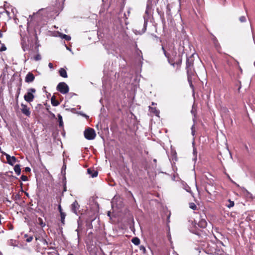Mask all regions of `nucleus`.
I'll list each match as a JSON object with an SVG mask.
<instances>
[{
    "label": "nucleus",
    "mask_w": 255,
    "mask_h": 255,
    "mask_svg": "<svg viewBox=\"0 0 255 255\" xmlns=\"http://www.w3.org/2000/svg\"><path fill=\"white\" fill-rule=\"evenodd\" d=\"M24 237L26 238V241L28 243H29L32 241L33 240V237L32 236H29L28 237L27 235H24Z\"/></svg>",
    "instance_id": "nucleus-24"
},
{
    "label": "nucleus",
    "mask_w": 255,
    "mask_h": 255,
    "mask_svg": "<svg viewBox=\"0 0 255 255\" xmlns=\"http://www.w3.org/2000/svg\"><path fill=\"white\" fill-rule=\"evenodd\" d=\"M48 66L51 69L53 68V64L51 63L48 64Z\"/></svg>",
    "instance_id": "nucleus-42"
},
{
    "label": "nucleus",
    "mask_w": 255,
    "mask_h": 255,
    "mask_svg": "<svg viewBox=\"0 0 255 255\" xmlns=\"http://www.w3.org/2000/svg\"><path fill=\"white\" fill-rule=\"evenodd\" d=\"M41 56L39 54H37L34 56V59L36 61H38L41 59Z\"/></svg>",
    "instance_id": "nucleus-28"
},
{
    "label": "nucleus",
    "mask_w": 255,
    "mask_h": 255,
    "mask_svg": "<svg viewBox=\"0 0 255 255\" xmlns=\"http://www.w3.org/2000/svg\"><path fill=\"white\" fill-rule=\"evenodd\" d=\"M152 105H154V103L153 102L152 103Z\"/></svg>",
    "instance_id": "nucleus-53"
},
{
    "label": "nucleus",
    "mask_w": 255,
    "mask_h": 255,
    "mask_svg": "<svg viewBox=\"0 0 255 255\" xmlns=\"http://www.w3.org/2000/svg\"><path fill=\"white\" fill-rule=\"evenodd\" d=\"M239 20L241 22H244L246 21V18L245 16H242L240 17Z\"/></svg>",
    "instance_id": "nucleus-27"
},
{
    "label": "nucleus",
    "mask_w": 255,
    "mask_h": 255,
    "mask_svg": "<svg viewBox=\"0 0 255 255\" xmlns=\"http://www.w3.org/2000/svg\"><path fill=\"white\" fill-rule=\"evenodd\" d=\"M192 232L194 234H196V235H198V236H201V231H193H193H192Z\"/></svg>",
    "instance_id": "nucleus-32"
},
{
    "label": "nucleus",
    "mask_w": 255,
    "mask_h": 255,
    "mask_svg": "<svg viewBox=\"0 0 255 255\" xmlns=\"http://www.w3.org/2000/svg\"><path fill=\"white\" fill-rule=\"evenodd\" d=\"M166 10H166L167 14H170L171 9H170V7L169 4H168L167 5V6H166Z\"/></svg>",
    "instance_id": "nucleus-29"
},
{
    "label": "nucleus",
    "mask_w": 255,
    "mask_h": 255,
    "mask_svg": "<svg viewBox=\"0 0 255 255\" xmlns=\"http://www.w3.org/2000/svg\"><path fill=\"white\" fill-rule=\"evenodd\" d=\"M140 250L142 251L143 253H145L146 249L144 247L141 246L140 247Z\"/></svg>",
    "instance_id": "nucleus-35"
},
{
    "label": "nucleus",
    "mask_w": 255,
    "mask_h": 255,
    "mask_svg": "<svg viewBox=\"0 0 255 255\" xmlns=\"http://www.w3.org/2000/svg\"><path fill=\"white\" fill-rule=\"evenodd\" d=\"M206 191L208 194H211V193L207 190V189H206Z\"/></svg>",
    "instance_id": "nucleus-49"
},
{
    "label": "nucleus",
    "mask_w": 255,
    "mask_h": 255,
    "mask_svg": "<svg viewBox=\"0 0 255 255\" xmlns=\"http://www.w3.org/2000/svg\"><path fill=\"white\" fill-rule=\"evenodd\" d=\"M144 22L143 27L142 28L143 32H144L145 31V30L146 29L147 24V19L145 18V16H144Z\"/></svg>",
    "instance_id": "nucleus-20"
},
{
    "label": "nucleus",
    "mask_w": 255,
    "mask_h": 255,
    "mask_svg": "<svg viewBox=\"0 0 255 255\" xmlns=\"http://www.w3.org/2000/svg\"><path fill=\"white\" fill-rule=\"evenodd\" d=\"M60 36L63 38V39H65V40H66L67 41H69L70 39H71V37L69 35H66V34H62V33H60Z\"/></svg>",
    "instance_id": "nucleus-17"
},
{
    "label": "nucleus",
    "mask_w": 255,
    "mask_h": 255,
    "mask_svg": "<svg viewBox=\"0 0 255 255\" xmlns=\"http://www.w3.org/2000/svg\"><path fill=\"white\" fill-rule=\"evenodd\" d=\"M79 207L80 206L77 201H75L71 206V209L73 213L77 215V211L79 210Z\"/></svg>",
    "instance_id": "nucleus-8"
},
{
    "label": "nucleus",
    "mask_w": 255,
    "mask_h": 255,
    "mask_svg": "<svg viewBox=\"0 0 255 255\" xmlns=\"http://www.w3.org/2000/svg\"><path fill=\"white\" fill-rule=\"evenodd\" d=\"M36 90L34 88H30L27 90V93L24 96V99L28 103H31L33 101L34 96L33 93H35Z\"/></svg>",
    "instance_id": "nucleus-2"
},
{
    "label": "nucleus",
    "mask_w": 255,
    "mask_h": 255,
    "mask_svg": "<svg viewBox=\"0 0 255 255\" xmlns=\"http://www.w3.org/2000/svg\"><path fill=\"white\" fill-rule=\"evenodd\" d=\"M1 153H3V154H4V153H3V152H1Z\"/></svg>",
    "instance_id": "nucleus-55"
},
{
    "label": "nucleus",
    "mask_w": 255,
    "mask_h": 255,
    "mask_svg": "<svg viewBox=\"0 0 255 255\" xmlns=\"http://www.w3.org/2000/svg\"><path fill=\"white\" fill-rule=\"evenodd\" d=\"M87 173L89 174L91 177H96L98 176V171L91 168H88L87 169Z\"/></svg>",
    "instance_id": "nucleus-12"
},
{
    "label": "nucleus",
    "mask_w": 255,
    "mask_h": 255,
    "mask_svg": "<svg viewBox=\"0 0 255 255\" xmlns=\"http://www.w3.org/2000/svg\"><path fill=\"white\" fill-rule=\"evenodd\" d=\"M212 40L214 43L218 41V40L217 39L216 37H215L214 36H213Z\"/></svg>",
    "instance_id": "nucleus-40"
},
{
    "label": "nucleus",
    "mask_w": 255,
    "mask_h": 255,
    "mask_svg": "<svg viewBox=\"0 0 255 255\" xmlns=\"http://www.w3.org/2000/svg\"><path fill=\"white\" fill-rule=\"evenodd\" d=\"M59 75L63 78L67 77V72L64 68H60V69L59 71Z\"/></svg>",
    "instance_id": "nucleus-13"
},
{
    "label": "nucleus",
    "mask_w": 255,
    "mask_h": 255,
    "mask_svg": "<svg viewBox=\"0 0 255 255\" xmlns=\"http://www.w3.org/2000/svg\"><path fill=\"white\" fill-rule=\"evenodd\" d=\"M149 110L150 112L154 113L155 116L159 117V110H157L155 108L149 107Z\"/></svg>",
    "instance_id": "nucleus-14"
},
{
    "label": "nucleus",
    "mask_w": 255,
    "mask_h": 255,
    "mask_svg": "<svg viewBox=\"0 0 255 255\" xmlns=\"http://www.w3.org/2000/svg\"><path fill=\"white\" fill-rule=\"evenodd\" d=\"M6 47L4 45H2L0 49V51H5L6 50Z\"/></svg>",
    "instance_id": "nucleus-36"
},
{
    "label": "nucleus",
    "mask_w": 255,
    "mask_h": 255,
    "mask_svg": "<svg viewBox=\"0 0 255 255\" xmlns=\"http://www.w3.org/2000/svg\"><path fill=\"white\" fill-rule=\"evenodd\" d=\"M108 216H110V212L108 213Z\"/></svg>",
    "instance_id": "nucleus-54"
},
{
    "label": "nucleus",
    "mask_w": 255,
    "mask_h": 255,
    "mask_svg": "<svg viewBox=\"0 0 255 255\" xmlns=\"http://www.w3.org/2000/svg\"><path fill=\"white\" fill-rule=\"evenodd\" d=\"M57 90L63 94H65L69 92L68 86L65 82L59 83L57 86Z\"/></svg>",
    "instance_id": "nucleus-4"
},
{
    "label": "nucleus",
    "mask_w": 255,
    "mask_h": 255,
    "mask_svg": "<svg viewBox=\"0 0 255 255\" xmlns=\"http://www.w3.org/2000/svg\"><path fill=\"white\" fill-rule=\"evenodd\" d=\"M60 216H61V223L63 224V225H64V222H65V217H66V214L64 213H61V214H60Z\"/></svg>",
    "instance_id": "nucleus-21"
},
{
    "label": "nucleus",
    "mask_w": 255,
    "mask_h": 255,
    "mask_svg": "<svg viewBox=\"0 0 255 255\" xmlns=\"http://www.w3.org/2000/svg\"><path fill=\"white\" fill-rule=\"evenodd\" d=\"M38 223L41 227H44L45 226V223L43 221L41 218H38Z\"/></svg>",
    "instance_id": "nucleus-22"
},
{
    "label": "nucleus",
    "mask_w": 255,
    "mask_h": 255,
    "mask_svg": "<svg viewBox=\"0 0 255 255\" xmlns=\"http://www.w3.org/2000/svg\"><path fill=\"white\" fill-rule=\"evenodd\" d=\"M11 10H12V12L13 13H14L13 9H11Z\"/></svg>",
    "instance_id": "nucleus-51"
},
{
    "label": "nucleus",
    "mask_w": 255,
    "mask_h": 255,
    "mask_svg": "<svg viewBox=\"0 0 255 255\" xmlns=\"http://www.w3.org/2000/svg\"><path fill=\"white\" fill-rule=\"evenodd\" d=\"M189 207L194 210H195L197 209V206L194 203H189Z\"/></svg>",
    "instance_id": "nucleus-23"
},
{
    "label": "nucleus",
    "mask_w": 255,
    "mask_h": 255,
    "mask_svg": "<svg viewBox=\"0 0 255 255\" xmlns=\"http://www.w3.org/2000/svg\"><path fill=\"white\" fill-rule=\"evenodd\" d=\"M34 78L35 77L34 75L30 72H28L25 77V81L26 83H30L34 81Z\"/></svg>",
    "instance_id": "nucleus-10"
},
{
    "label": "nucleus",
    "mask_w": 255,
    "mask_h": 255,
    "mask_svg": "<svg viewBox=\"0 0 255 255\" xmlns=\"http://www.w3.org/2000/svg\"><path fill=\"white\" fill-rule=\"evenodd\" d=\"M20 178L22 181H27L28 180L27 177L23 175L21 176Z\"/></svg>",
    "instance_id": "nucleus-31"
},
{
    "label": "nucleus",
    "mask_w": 255,
    "mask_h": 255,
    "mask_svg": "<svg viewBox=\"0 0 255 255\" xmlns=\"http://www.w3.org/2000/svg\"><path fill=\"white\" fill-rule=\"evenodd\" d=\"M64 168H66V165H64L62 167V169H64Z\"/></svg>",
    "instance_id": "nucleus-47"
},
{
    "label": "nucleus",
    "mask_w": 255,
    "mask_h": 255,
    "mask_svg": "<svg viewBox=\"0 0 255 255\" xmlns=\"http://www.w3.org/2000/svg\"><path fill=\"white\" fill-rule=\"evenodd\" d=\"M132 243L134 244L135 245H138L139 244H140V240L139 239L137 238V237H135V238H133L132 239Z\"/></svg>",
    "instance_id": "nucleus-18"
},
{
    "label": "nucleus",
    "mask_w": 255,
    "mask_h": 255,
    "mask_svg": "<svg viewBox=\"0 0 255 255\" xmlns=\"http://www.w3.org/2000/svg\"><path fill=\"white\" fill-rule=\"evenodd\" d=\"M58 118L59 127H62L63 126V121H62V117L61 116V115L59 114L58 115Z\"/></svg>",
    "instance_id": "nucleus-19"
},
{
    "label": "nucleus",
    "mask_w": 255,
    "mask_h": 255,
    "mask_svg": "<svg viewBox=\"0 0 255 255\" xmlns=\"http://www.w3.org/2000/svg\"><path fill=\"white\" fill-rule=\"evenodd\" d=\"M14 170L15 172L16 173V174L17 175H20V172H21V169H20V165L19 164H16V165H15V166L14 167Z\"/></svg>",
    "instance_id": "nucleus-16"
},
{
    "label": "nucleus",
    "mask_w": 255,
    "mask_h": 255,
    "mask_svg": "<svg viewBox=\"0 0 255 255\" xmlns=\"http://www.w3.org/2000/svg\"><path fill=\"white\" fill-rule=\"evenodd\" d=\"M21 111L22 113L26 117H29L31 114L30 108L27 105L21 103Z\"/></svg>",
    "instance_id": "nucleus-5"
},
{
    "label": "nucleus",
    "mask_w": 255,
    "mask_h": 255,
    "mask_svg": "<svg viewBox=\"0 0 255 255\" xmlns=\"http://www.w3.org/2000/svg\"><path fill=\"white\" fill-rule=\"evenodd\" d=\"M149 8V6L148 5H147L146 6V9L145 10V14H146L147 15L149 14V13H148Z\"/></svg>",
    "instance_id": "nucleus-39"
},
{
    "label": "nucleus",
    "mask_w": 255,
    "mask_h": 255,
    "mask_svg": "<svg viewBox=\"0 0 255 255\" xmlns=\"http://www.w3.org/2000/svg\"><path fill=\"white\" fill-rule=\"evenodd\" d=\"M229 204L227 205V207L228 208H231L233 207L234 206V202L233 201H231L230 200H229Z\"/></svg>",
    "instance_id": "nucleus-26"
},
{
    "label": "nucleus",
    "mask_w": 255,
    "mask_h": 255,
    "mask_svg": "<svg viewBox=\"0 0 255 255\" xmlns=\"http://www.w3.org/2000/svg\"><path fill=\"white\" fill-rule=\"evenodd\" d=\"M30 170H31L30 168L29 167H26L25 168V171L26 172H30Z\"/></svg>",
    "instance_id": "nucleus-41"
},
{
    "label": "nucleus",
    "mask_w": 255,
    "mask_h": 255,
    "mask_svg": "<svg viewBox=\"0 0 255 255\" xmlns=\"http://www.w3.org/2000/svg\"><path fill=\"white\" fill-rule=\"evenodd\" d=\"M5 12V9L2 7H0V14H3Z\"/></svg>",
    "instance_id": "nucleus-30"
},
{
    "label": "nucleus",
    "mask_w": 255,
    "mask_h": 255,
    "mask_svg": "<svg viewBox=\"0 0 255 255\" xmlns=\"http://www.w3.org/2000/svg\"><path fill=\"white\" fill-rule=\"evenodd\" d=\"M216 49L219 52V50L221 48V46L220 45V44L218 42V41L216 42H215L214 43Z\"/></svg>",
    "instance_id": "nucleus-25"
},
{
    "label": "nucleus",
    "mask_w": 255,
    "mask_h": 255,
    "mask_svg": "<svg viewBox=\"0 0 255 255\" xmlns=\"http://www.w3.org/2000/svg\"><path fill=\"white\" fill-rule=\"evenodd\" d=\"M84 134L85 137L88 140L94 139L96 135L95 130L90 128L85 129Z\"/></svg>",
    "instance_id": "nucleus-3"
},
{
    "label": "nucleus",
    "mask_w": 255,
    "mask_h": 255,
    "mask_svg": "<svg viewBox=\"0 0 255 255\" xmlns=\"http://www.w3.org/2000/svg\"><path fill=\"white\" fill-rule=\"evenodd\" d=\"M68 255H73V254H68Z\"/></svg>",
    "instance_id": "nucleus-56"
},
{
    "label": "nucleus",
    "mask_w": 255,
    "mask_h": 255,
    "mask_svg": "<svg viewBox=\"0 0 255 255\" xmlns=\"http://www.w3.org/2000/svg\"><path fill=\"white\" fill-rule=\"evenodd\" d=\"M3 14L4 15H5V14L9 18H11V16L10 15V12L8 11H7V10H6V9H5V12H4Z\"/></svg>",
    "instance_id": "nucleus-33"
},
{
    "label": "nucleus",
    "mask_w": 255,
    "mask_h": 255,
    "mask_svg": "<svg viewBox=\"0 0 255 255\" xmlns=\"http://www.w3.org/2000/svg\"><path fill=\"white\" fill-rule=\"evenodd\" d=\"M192 66V63L191 61H189V59H187L186 61V69H187V73L188 75V81L190 83V86L193 87V85L191 83V80L189 78L190 72H192V68L191 67Z\"/></svg>",
    "instance_id": "nucleus-6"
},
{
    "label": "nucleus",
    "mask_w": 255,
    "mask_h": 255,
    "mask_svg": "<svg viewBox=\"0 0 255 255\" xmlns=\"http://www.w3.org/2000/svg\"><path fill=\"white\" fill-rule=\"evenodd\" d=\"M162 50L163 51L165 56L168 59V62L171 65L174 66V64H175L174 62H173V61L171 59L170 54L166 51V50H165V48L163 45L162 46Z\"/></svg>",
    "instance_id": "nucleus-11"
},
{
    "label": "nucleus",
    "mask_w": 255,
    "mask_h": 255,
    "mask_svg": "<svg viewBox=\"0 0 255 255\" xmlns=\"http://www.w3.org/2000/svg\"><path fill=\"white\" fill-rule=\"evenodd\" d=\"M129 193L130 194V196H131V197L133 198V199L134 200V201H135V199L132 195V194L130 192H129Z\"/></svg>",
    "instance_id": "nucleus-43"
},
{
    "label": "nucleus",
    "mask_w": 255,
    "mask_h": 255,
    "mask_svg": "<svg viewBox=\"0 0 255 255\" xmlns=\"http://www.w3.org/2000/svg\"><path fill=\"white\" fill-rule=\"evenodd\" d=\"M66 48H67V50H69L71 51V49L69 48L68 47L66 46Z\"/></svg>",
    "instance_id": "nucleus-46"
},
{
    "label": "nucleus",
    "mask_w": 255,
    "mask_h": 255,
    "mask_svg": "<svg viewBox=\"0 0 255 255\" xmlns=\"http://www.w3.org/2000/svg\"><path fill=\"white\" fill-rule=\"evenodd\" d=\"M193 153L195 154V153L197 154V151L195 148H194L193 149Z\"/></svg>",
    "instance_id": "nucleus-44"
},
{
    "label": "nucleus",
    "mask_w": 255,
    "mask_h": 255,
    "mask_svg": "<svg viewBox=\"0 0 255 255\" xmlns=\"http://www.w3.org/2000/svg\"><path fill=\"white\" fill-rule=\"evenodd\" d=\"M176 52H173V55H176Z\"/></svg>",
    "instance_id": "nucleus-48"
},
{
    "label": "nucleus",
    "mask_w": 255,
    "mask_h": 255,
    "mask_svg": "<svg viewBox=\"0 0 255 255\" xmlns=\"http://www.w3.org/2000/svg\"><path fill=\"white\" fill-rule=\"evenodd\" d=\"M228 177L229 178V179L233 183L235 184L237 186H239V185L237 184L231 178V177H230V176L229 175H228Z\"/></svg>",
    "instance_id": "nucleus-37"
},
{
    "label": "nucleus",
    "mask_w": 255,
    "mask_h": 255,
    "mask_svg": "<svg viewBox=\"0 0 255 255\" xmlns=\"http://www.w3.org/2000/svg\"><path fill=\"white\" fill-rule=\"evenodd\" d=\"M201 219L198 221L197 225L199 227L201 228H205L207 226V222L204 218H203V216H200Z\"/></svg>",
    "instance_id": "nucleus-9"
},
{
    "label": "nucleus",
    "mask_w": 255,
    "mask_h": 255,
    "mask_svg": "<svg viewBox=\"0 0 255 255\" xmlns=\"http://www.w3.org/2000/svg\"><path fill=\"white\" fill-rule=\"evenodd\" d=\"M191 130H192V135H194L195 132L194 125L192 126V127L191 128Z\"/></svg>",
    "instance_id": "nucleus-34"
},
{
    "label": "nucleus",
    "mask_w": 255,
    "mask_h": 255,
    "mask_svg": "<svg viewBox=\"0 0 255 255\" xmlns=\"http://www.w3.org/2000/svg\"><path fill=\"white\" fill-rule=\"evenodd\" d=\"M236 61L237 63V64H239V62H238L237 60H236Z\"/></svg>",
    "instance_id": "nucleus-52"
},
{
    "label": "nucleus",
    "mask_w": 255,
    "mask_h": 255,
    "mask_svg": "<svg viewBox=\"0 0 255 255\" xmlns=\"http://www.w3.org/2000/svg\"><path fill=\"white\" fill-rule=\"evenodd\" d=\"M153 161H154L155 163H156V159H154L153 160Z\"/></svg>",
    "instance_id": "nucleus-50"
},
{
    "label": "nucleus",
    "mask_w": 255,
    "mask_h": 255,
    "mask_svg": "<svg viewBox=\"0 0 255 255\" xmlns=\"http://www.w3.org/2000/svg\"><path fill=\"white\" fill-rule=\"evenodd\" d=\"M4 155L6 156V158L7 160V162L11 165H13L17 161L16 158L15 157L12 156H10L9 154L5 153Z\"/></svg>",
    "instance_id": "nucleus-7"
},
{
    "label": "nucleus",
    "mask_w": 255,
    "mask_h": 255,
    "mask_svg": "<svg viewBox=\"0 0 255 255\" xmlns=\"http://www.w3.org/2000/svg\"><path fill=\"white\" fill-rule=\"evenodd\" d=\"M221 114L224 120L228 123H230L233 125V122L229 114V110L226 107H222L221 109Z\"/></svg>",
    "instance_id": "nucleus-1"
},
{
    "label": "nucleus",
    "mask_w": 255,
    "mask_h": 255,
    "mask_svg": "<svg viewBox=\"0 0 255 255\" xmlns=\"http://www.w3.org/2000/svg\"><path fill=\"white\" fill-rule=\"evenodd\" d=\"M58 210H59V212H60V214H61V213H63V212H62V208H61V205H59V206H58Z\"/></svg>",
    "instance_id": "nucleus-38"
},
{
    "label": "nucleus",
    "mask_w": 255,
    "mask_h": 255,
    "mask_svg": "<svg viewBox=\"0 0 255 255\" xmlns=\"http://www.w3.org/2000/svg\"><path fill=\"white\" fill-rule=\"evenodd\" d=\"M2 34L1 32L0 31V38L2 37Z\"/></svg>",
    "instance_id": "nucleus-45"
},
{
    "label": "nucleus",
    "mask_w": 255,
    "mask_h": 255,
    "mask_svg": "<svg viewBox=\"0 0 255 255\" xmlns=\"http://www.w3.org/2000/svg\"><path fill=\"white\" fill-rule=\"evenodd\" d=\"M51 104L53 106H57L59 105V102L55 99V96H52L51 99Z\"/></svg>",
    "instance_id": "nucleus-15"
}]
</instances>
